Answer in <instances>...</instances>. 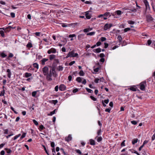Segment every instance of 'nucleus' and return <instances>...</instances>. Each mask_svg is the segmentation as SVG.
Segmentation results:
<instances>
[{
	"label": "nucleus",
	"mask_w": 155,
	"mask_h": 155,
	"mask_svg": "<svg viewBox=\"0 0 155 155\" xmlns=\"http://www.w3.org/2000/svg\"><path fill=\"white\" fill-rule=\"evenodd\" d=\"M131 122L132 124L134 125H136L137 123V122L135 120L132 121Z\"/></svg>",
	"instance_id": "42"
},
{
	"label": "nucleus",
	"mask_w": 155,
	"mask_h": 155,
	"mask_svg": "<svg viewBox=\"0 0 155 155\" xmlns=\"http://www.w3.org/2000/svg\"><path fill=\"white\" fill-rule=\"evenodd\" d=\"M81 78H82L80 77H78L76 79V81L79 83H80L81 81Z\"/></svg>",
	"instance_id": "26"
},
{
	"label": "nucleus",
	"mask_w": 155,
	"mask_h": 155,
	"mask_svg": "<svg viewBox=\"0 0 155 155\" xmlns=\"http://www.w3.org/2000/svg\"><path fill=\"white\" fill-rule=\"evenodd\" d=\"M0 34L1 35L2 37H4L5 35L4 34V31L2 30H1L0 31Z\"/></svg>",
	"instance_id": "40"
},
{
	"label": "nucleus",
	"mask_w": 155,
	"mask_h": 155,
	"mask_svg": "<svg viewBox=\"0 0 155 155\" xmlns=\"http://www.w3.org/2000/svg\"><path fill=\"white\" fill-rule=\"evenodd\" d=\"M84 34H81L79 35L78 37V40H81L83 39L84 38Z\"/></svg>",
	"instance_id": "11"
},
{
	"label": "nucleus",
	"mask_w": 155,
	"mask_h": 155,
	"mask_svg": "<svg viewBox=\"0 0 155 155\" xmlns=\"http://www.w3.org/2000/svg\"><path fill=\"white\" fill-rule=\"evenodd\" d=\"M106 40V38L105 37H101V40L102 42L105 41Z\"/></svg>",
	"instance_id": "51"
},
{
	"label": "nucleus",
	"mask_w": 155,
	"mask_h": 155,
	"mask_svg": "<svg viewBox=\"0 0 155 155\" xmlns=\"http://www.w3.org/2000/svg\"><path fill=\"white\" fill-rule=\"evenodd\" d=\"M42 146L44 148V150L45 151L46 153L48 155H49V153L48 152V151H47V150L45 147L44 145H42Z\"/></svg>",
	"instance_id": "30"
},
{
	"label": "nucleus",
	"mask_w": 155,
	"mask_h": 155,
	"mask_svg": "<svg viewBox=\"0 0 155 155\" xmlns=\"http://www.w3.org/2000/svg\"><path fill=\"white\" fill-rule=\"evenodd\" d=\"M7 152L8 153H10L12 152V150L10 149H6Z\"/></svg>",
	"instance_id": "53"
},
{
	"label": "nucleus",
	"mask_w": 155,
	"mask_h": 155,
	"mask_svg": "<svg viewBox=\"0 0 155 155\" xmlns=\"http://www.w3.org/2000/svg\"><path fill=\"white\" fill-rule=\"evenodd\" d=\"M55 110H56V109L52 111L49 114H48V115H49V116H52L53 114H55Z\"/></svg>",
	"instance_id": "32"
},
{
	"label": "nucleus",
	"mask_w": 155,
	"mask_h": 155,
	"mask_svg": "<svg viewBox=\"0 0 155 155\" xmlns=\"http://www.w3.org/2000/svg\"><path fill=\"white\" fill-rule=\"evenodd\" d=\"M66 86L63 84H61L59 87V90L61 91H64L66 89Z\"/></svg>",
	"instance_id": "7"
},
{
	"label": "nucleus",
	"mask_w": 155,
	"mask_h": 155,
	"mask_svg": "<svg viewBox=\"0 0 155 155\" xmlns=\"http://www.w3.org/2000/svg\"><path fill=\"white\" fill-rule=\"evenodd\" d=\"M56 51V49L53 48H52L51 49H50V50L48 51V54H50L51 53H55Z\"/></svg>",
	"instance_id": "9"
},
{
	"label": "nucleus",
	"mask_w": 155,
	"mask_h": 155,
	"mask_svg": "<svg viewBox=\"0 0 155 155\" xmlns=\"http://www.w3.org/2000/svg\"><path fill=\"white\" fill-rule=\"evenodd\" d=\"M11 15L12 18H14L15 17V14L14 13L12 12L11 13Z\"/></svg>",
	"instance_id": "59"
},
{
	"label": "nucleus",
	"mask_w": 155,
	"mask_h": 155,
	"mask_svg": "<svg viewBox=\"0 0 155 155\" xmlns=\"http://www.w3.org/2000/svg\"><path fill=\"white\" fill-rule=\"evenodd\" d=\"M86 89L87 90V91L89 93H92L93 92V91L90 89H89L87 88H86Z\"/></svg>",
	"instance_id": "31"
},
{
	"label": "nucleus",
	"mask_w": 155,
	"mask_h": 155,
	"mask_svg": "<svg viewBox=\"0 0 155 155\" xmlns=\"http://www.w3.org/2000/svg\"><path fill=\"white\" fill-rule=\"evenodd\" d=\"M46 75H47L46 78L48 81H52V79L51 78V77L53 76L54 77H56L57 76L55 69L53 68H51L49 71V74Z\"/></svg>",
	"instance_id": "1"
},
{
	"label": "nucleus",
	"mask_w": 155,
	"mask_h": 155,
	"mask_svg": "<svg viewBox=\"0 0 155 155\" xmlns=\"http://www.w3.org/2000/svg\"><path fill=\"white\" fill-rule=\"evenodd\" d=\"M90 98H91V99L93 101H96V98L95 97H94L93 96H90Z\"/></svg>",
	"instance_id": "52"
},
{
	"label": "nucleus",
	"mask_w": 155,
	"mask_h": 155,
	"mask_svg": "<svg viewBox=\"0 0 155 155\" xmlns=\"http://www.w3.org/2000/svg\"><path fill=\"white\" fill-rule=\"evenodd\" d=\"M48 60V59L47 58H43L41 60V63L42 65H44L45 64V62Z\"/></svg>",
	"instance_id": "14"
},
{
	"label": "nucleus",
	"mask_w": 155,
	"mask_h": 155,
	"mask_svg": "<svg viewBox=\"0 0 155 155\" xmlns=\"http://www.w3.org/2000/svg\"><path fill=\"white\" fill-rule=\"evenodd\" d=\"M12 28L11 26H9L5 28H2V29L4 30L5 32H9L12 28Z\"/></svg>",
	"instance_id": "8"
},
{
	"label": "nucleus",
	"mask_w": 155,
	"mask_h": 155,
	"mask_svg": "<svg viewBox=\"0 0 155 155\" xmlns=\"http://www.w3.org/2000/svg\"><path fill=\"white\" fill-rule=\"evenodd\" d=\"M95 33V32H92L87 34V35H94Z\"/></svg>",
	"instance_id": "35"
},
{
	"label": "nucleus",
	"mask_w": 155,
	"mask_h": 155,
	"mask_svg": "<svg viewBox=\"0 0 155 155\" xmlns=\"http://www.w3.org/2000/svg\"><path fill=\"white\" fill-rule=\"evenodd\" d=\"M138 139L137 138H135L133 139L132 141L133 144H134L135 143H136L138 141Z\"/></svg>",
	"instance_id": "17"
},
{
	"label": "nucleus",
	"mask_w": 155,
	"mask_h": 155,
	"mask_svg": "<svg viewBox=\"0 0 155 155\" xmlns=\"http://www.w3.org/2000/svg\"><path fill=\"white\" fill-rule=\"evenodd\" d=\"M101 128H100V129L97 131V135L100 136V135H101Z\"/></svg>",
	"instance_id": "37"
},
{
	"label": "nucleus",
	"mask_w": 155,
	"mask_h": 155,
	"mask_svg": "<svg viewBox=\"0 0 155 155\" xmlns=\"http://www.w3.org/2000/svg\"><path fill=\"white\" fill-rule=\"evenodd\" d=\"M85 16L87 19H90L91 18V15L89 14L88 12H86Z\"/></svg>",
	"instance_id": "12"
},
{
	"label": "nucleus",
	"mask_w": 155,
	"mask_h": 155,
	"mask_svg": "<svg viewBox=\"0 0 155 155\" xmlns=\"http://www.w3.org/2000/svg\"><path fill=\"white\" fill-rule=\"evenodd\" d=\"M91 30L92 28H85L84 30L83 31L84 32H87L90 31H91Z\"/></svg>",
	"instance_id": "22"
},
{
	"label": "nucleus",
	"mask_w": 155,
	"mask_h": 155,
	"mask_svg": "<svg viewBox=\"0 0 155 155\" xmlns=\"http://www.w3.org/2000/svg\"><path fill=\"white\" fill-rule=\"evenodd\" d=\"M54 145H55V144H54V142H52L51 143V146L52 147H54Z\"/></svg>",
	"instance_id": "54"
},
{
	"label": "nucleus",
	"mask_w": 155,
	"mask_h": 155,
	"mask_svg": "<svg viewBox=\"0 0 155 155\" xmlns=\"http://www.w3.org/2000/svg\"><path fill=\"white\" fill-rule=\"evenodd\" d=\"M63 69V67L61 66H59L58 67V70L60 71H62Z\"/></svg>",
	"instance_id": "49"
},
{
	"label": "nucleus",
	"mask_w": 155,
	"mask_h": 155,
	"mask_svg": "<svg viewBox=\"0 0 155 155\" xmlns=\"http://www.w3.org/2000/svg\"><path fill=\"white\" fill-rule=\"evenodd\" d=\"M75 151L77 153H78V154H82V153L81 152V150H78V149H76L75 150Z\"/></svg>",
	"instance_id": "33"
},
{
	"label": "nucleus",
	"mask_w": 155,
	"mask_h": 155,
	"mask_svg": "<svg viewBox=\"0 0 155 155\" xmlns=\"http://www.w3.org/2000/svg\"><path fill=\"white\" fill-rule=\"evenodd\" d=\"M99 80L100 82H104V79L103 77L101 78L100 79H99Z\"/></svg>",
	"instance_id": "60"
},
{
	"label": "nucleus",
	"mask_w": 155,
	"mask_h": 155,
	"mask_svg": "<svg viewBox=\"0 0 155 155\" xmlns=\"http://www.w3.org/2000/svg\"><path fill=\"white\" fill-rule=\"evenodd\" d=\"M7 72L8 73V77L10 78H11V72L10 71V70L9 69H8L7 70Z\"/></svg>",
	"instance_id": "15"
},
{
	"label": "nucleus",
	"mask_w": 155,
	"mask_h": 155,
	"mask_svg": "<svg viewBox=\"0 0 155 155\" xmlns=\"http://www.w3.org/2000/svg\"><path fill=\"white\" fill-rule=\"evenodd\" d=\"M100 57L102 58L105 56L104 54L103 53H101L100 54Z\"/></svg>",
	"instance_id": "61"
},
{
	"label": "nucleus",
	"mask_w": 155,
	"mask_h": 155,
	"mask_svg": "<svg viewBox=\"0 0 155 155\" xmlns=\"http://www.w3.org/2000/svg\"><path fill=\"white\" fill-rule=\"evenodd\" d=\"M1 55L2 58H5L7 56V55L4 53H1Z\"/></svg>",
	"instance_id": "43"
},
{
	"label": "nucleus",
	"mask_w": 155,
	"mask_h": 155,
	"mask_svg": "<svg viewBox=\"0 0 155 155\" xmlns=\"http://www.w3.org/2000/svg\"><path fill=\"white\" fill-rule=\"evenodd\" d=\"M111 110V108H106L105 109V111L106 112H107L109 113H110V111Z\"/></svg>",
	"instance_id": "46"
},
{
	"label": "nucleus",
	"mask_w": 155,
	"mask_h": 155,
	"mask_svg": "<svg viewBox=\"0 0 155 155\" xmlns=\"http://www.w3.org/2000/svg\"><path fill=\"white\" fill-rule=\"evenodd\" d=\"M109 102V100L108 99H107V100H105L104 101V103H106V104H108V103Z\"/></svg>",
	"instance_id": "62"
},
{
	"label": "nucleus",
	"mask_w": 155,
	"mask_h": 155,
	"mask_svg": "<svg viewBox=\"0 0 155 155\" xmlns=\"http://www.w3.org/2000/svg\"><path fill=\"white\" fill-rule=\"evenodd\" d=\"M143 2L146 7V10H150V8L149 3L147 1V0H144Z\"/></svg>",
	"instance_id": "5"
},
{
	"label": "nucleus",
	"mask_w": 155,
	"mask_h": 155,
	"mask_svg": "<svg viewBox=\"0 0 155 155\" xmlns=\"http://www.w3.org/2000/svg\"><path fill=\"white\" fill-rule=\"evenodd\" d=\"M130 89L133 91H136V87L134 86L131 87H130Z\"/></svg>",
	"instance_id": "20"
},
{
	"label": "nucleus",
	"mask_w": 155,
	"mask_h": 155,
	"mask_svg": "<svg viewBox=\"0 0 155 155\" xmlns=\"http://www.w3.org/2000/svg\"><path fill=\"white\" fill-rule=\"evenodd\" d=\"M102 140V137H100L97 138V140L98 142H100Z\"/></svg>",
	"instance_id": "44"
},
{
	"label": "nucleus",
	"mask_w": 155,
	"mask_h": 155,
	"mask_svg": "<svg viewBox=\"0 0 155 155\" xmlns=\"http://www.w3.org/2000/svg\"><path fill=\"white\" fill-rule=\"evenodd\" d=\"M42 72L43 74L45 75L48 74L49 73L48 68L47 66H45L42 69Z\"/></svg>",
	"instance_id": "3"
},
{
	"label": "nucleus",
	"mask_w": 155,
	"mask_h": 155,
	"mask_svg": "<svg viewBox=\"0 0 155 155\" xmlns=\"http://www.w3.org/2000/svg\"><path fill=\"white\" fill-rule=\"evenodd\" d=\"M90 144L92 145H94L95 144V141L92 140V139H91L90 140Z\"/></svg>",
	"instance_id": "21"
},
{
	"label": "nucleus",
	"mask_w": 155,
	"mask_h": 155,
	"mask_svg": "<svg viewBox=\"0 0 155 155\" xmlns=\"http://www.w3.org/2000/svg\"><path fill=\"white\" fill-rule=\"evenodd\" d=\"M76 36L75 34L70 35L69 36V38H73Z\"/></svg>",
	"instance_id": "57"
},
{
	"label": "nucleus",
	"mask_w": 155,
	"mask_h": 155,
	"mask_svg": "<svg viewBox=\"0 0 155 155\" xmlns=\"http://www.w3.org/2000/svg\"><path fill=\"white\" fill-rule=\"evenodd\" d=\"M72 78V77L71 75H70L68 76V80H69V81H71Z\"/></svg>",
	"instance_id": "63"
},
{
	"label": "nucleus",
	"mask_w": 155,
	"mask_h": 155,
	"mask_svg": "<svg viewBox=\"0 0 155 155\" xmlns=\"http://www.w3.org/2000/svg\"><path fill=\"white\" fill-rule=\"evenodd\" d=\"M26 133H23V134H22V135L21 136L20 139H23V138H24L26 136Z\"/></svg>",
	"instance_id": "38"
},
{
	"label": "nucleus",
	"mask_w": 155,
	"mask_h": 155,
	"mask_svg": "<svg viewBox=\"0 0 155 155\" xmlns=\"http://www.w3.org/2000/svg\"><path fill=\"white\" fill-rule=\"evenodd\" d=\"M147 21L148 22L152 21L153 20L152 17L150 15H148L147 16Z\"/></svg>",
	"instance_id": "13"
},
{
	"label": "nucleus",
	"mask_w": 155,
	"mask_h": 155,
	"mask_svg": "<svg viewBox=\"0 0 155 155\" xmlns=\"http://www.w3.org/2000/svg\"><path fill=\"white\" fill-rule=\"evenodd\" d=\"M33 66L34 68H36L37 69L38 68V65L37 63H34L33 64Z\"/></svg>",
	"instance_id": "25"
},
{
	"label": "nucleus",
	"mask_w": 155,
	"mask_h": 155,
	"mask_svg": "<svg viewBox=\"0 0 155 155\" xmlns=\"http://www.w3.org/2000/svg\"><path fill=\"white\" fill-rule=\"evenodd\" d=\"M112 26V25L111 24H106L104 26V30H106L110 28Z\"/></svg>",
	"instance_id": "6"
},
{
	"label": "nucleus",
	"mask_w": 155,
	"mask_h": 155,
	"mask_svg": "<svg viewBox=\"0 0 155 155\" xmlns=\"http://www.w3.org/2000/svg\"><path fill=\"white\" fill-rule=\"evenodd\" d=\"M5 94V90L3 89V90L0 93V96H3Z\"/></svg>",
	"instance_id": "29"
},
{
	"label": "nucleus",
	"mask_w": 155,
	"mask_h": 155,
	"mask_svg": "<svg viewBox=\"0 0 155 155\" xmlns=\"http://www.w3.org/2000/svg\"><path fill=\"white\" fill-rule=\"evenodd\" d=\"M49 59L51 60H52L53 59H54L55 57V55L54 54H51L49 56Z\"/></svg>",
	"instance_id": "24"
},
{
	"label": "nucleus",
	"mask_w": 155,
	"mask_h": 155,
	"mask_svg": "<svg viewBox=\"0 0 155 155\" xmlns=\"http://www.w3.org/2000/svg\"><path fill=\"white\" fill-rule=\"evenodd\" d=\"M68 54H69V56H70V57H77L78 55V53H76L74 54V51H71L69 52Z\"/></svg>",
	"instance_id": "4"
},
{
	"label": "nucleus",
	"mask_w": 155,
	"mask_h": 155,
	"mask_svg": "<svg viewBox=\"0 0 155 155\" xmlns=\"http://www.w3.org/2000/svg\"><path fill=\"white\" fill-rule=\"evenodd\" d=\"M125 140H124L121 143V147L124 146H125Z\"/></svg>",
	"instance_id": "55"
},
{
	"label": "nucleus",
	"mask_w": 155,
	"mask_h": 155,
	"mask_svg": "<svg viewBox=\"0 0 155 155\" xmlns=\"http://www.w3.org/2000/svg\"><path fill=\"white\" fill-rule=\"evenodd\" d=\"M155 139V134H154L152 137V140L153 141Z\"/></svg>",
	"instance_id": "64"
},
{
	"label": "nucleus",
	"mask_w": 155,
	"mask_h": 155,
	"mask_svg": "<svg viewBox=\"0 0 155 155\" xmlns=\"http://www.w3.org/2000/svg\"><path fill=\"white\" fill-rule=\"evenodd\" d=\"M37 92L36 91H34L32 93V95L33 97H35L36 95Z\"/></svg>",
	"instance_id": "45"
},
{
	"label": "nucleus",
	"mask_w": 155,
	"mask_h": 155,
	"mask_svg": "<svg viewBox=\"0 0 155 155\" xmlns=\"http://www.w3.org/2000/svg\"><path fill=\"white\" fill-rule=\"evenodd\" d=\"M128 24L130 25L134 24L135 23V22L134 21L131 20L128 21Z\"/></svg>",
	"instance_id": "39"
},
{
	"label": "nucleus",
	"mask_w": 155,
	"mask_h": 155,
	"mask_svg": "<svg viewBox=\"0 0 155 155\" xmlns=\"http://www.w3.org/2000/svg\"><path fill=\"white\" fill-rule=\"evenodd\" d=\"M75 63V61H73L71 62H70L69 64V66H71L73 64H74Z\"/></svg>",
	"instance_id": "50"
},
{
	"label": "nucleus",
	"mask_w": 155,
	"mask_h": 155,
	"mask_svg": "<svg viewBox=\"0 0 155 155\" xmlns=\"http://www.w3.org/2000/svg\"><path fill=\"white\" fill-rule=\"evenodd\" d=\"M21 135V134H18V135H16L15 136L14 138V140H15L16 139L20 137Z\"/></svg>",
	"instance_id": "36"
},
{
	"label": "nucleus",
	"mask_w": 155,
	"mask_h": 155,
	"mask_svg": "<svg viewBox=\"0 0 155 155\" xmlns=\"http://www.w3.org/2000/svg\"><path fill=\"white\" fill-rule=\"evenodd\" d=\"M52 101V103L54 105H55L58 102L57 100H53Z\"/></svg>",
	"instance_id": "48"
},
{
	"label": "nucleus",
	"mask_w": 155,
	"mask_h": 155,
	"mask_svg": "<svg viewBox=\"0 0 155 155\" xmlns=\"http://www.w3.org/2000/svg\"><path fill=\"white\" fill-rule=\"evenodd\" d=\"M101 49L100 48H98L96 49L93 50V51L94 52L97 53H99L101 52Z\"/></svg>",
	"instance_id": "16"
},
{
	"label": "nucleus",
	"mask_w": 155,
	"mask_h": 155,
	"mask_svg": "<svg viewBox=\"0 0 155 155\" xmlns=\"http://www.w3.org/2000/svg\"><path fill=\"white\" fill-rule=\"evenodd\" d=\"M115 14H117V15H119L121 14L122 12L120 10H117L115 12Z\"/></svg>",
	"instance_id": "23"
},
{
	"label": "nucleus",
	"mask_w": 155,
	"mask_h": 155,
	"mask_svg": "<svg viewBox=\"0 0 155 155\" xmlns=\"http://www.w3.org/2000/svg\"><path fill=\"white\" fill-rule=\"evenodd\" d=\"M8 130L7 129L4 130V134H8Z\"/></svg>",
	"instance_id": "56"
},
{
	"label": "nucleus",
	"mask_w": 155,
	"mask_h": 155,
	"mask_svg": "<svg viewBox=\"0 0 155 155\" xmlns=\"http://www.w3.org/2000/svg\"><path fill=\"white\" fill-rule=\"evenodd\" d=\"M99 81H100L99 79L98 78H96L94 79V81L95 83H97Z\"/></svg>",
	"instance_id": "47"
},
{
	"label": "nucleus",
	"mask_w": 155,
	"mask_h": 155,
	"mask_svg": "<svg viewBox=\"0 0 155 155\" xmlns=\"http://www.w3.org/2000/svg\"><path fill=\"white\" fill-rule=\"evenodd\" d=\"M79 75L81 76H84V73L82 70H81L79 72Z\"/></svg>",
	"instance_id": "28"
},
{
	"label": "nucleus",
	"mask_w": 155,
	"mask_h": 155,
	"mask_svg": "<svg viewBox=\"0 0 155 155\" xmlns=\"http://www.w3.org/2000/svg\"><path fill=\"white\" fill-rule=\"evenodd\" d=\"M27 47L28 48H30L32 47V45L31 43L30 42H29L28 43V44L27 45Z\"/></svg>",
	"instance_id": "34"
},
{
	"label": "nucleus",
	"mask_w": 155,
	"mask_h": 155,
	"mask_svg": "<svg viewBox=\"0 0 155 155\" xmlns=\"http://www.w3.org/2000/svg\"><path fill=\"white\" fill-rule=\"evenodd\" d=\"M101 42L100 41H98L96 45L97 46H100L101 45Z\"/></svg>",
	"instance_id": "58"
},
{
	"label": "nucleus",
	"mask_w": 155,
	"mask_h": 155,
	"mask_svg": "<svg viewBox=\"0 0 155 155\" xmlns=\"http://www.w3.org/2000/svg\"><path fill=\"white\" fill-rule=\"evenodd\" d=\"M31 74L30 73H26L25 74V78H28V77H30L31 76Z\"/></svg>",
	"instance_id": "18"
},
{
	"label": "nucleus",
	"mask_w": 155,
	"mask_h": 155,
	"mask_svg": "<svg viewBox=\"0 0 155 155\" xmlns=\"http://www.w3.org/2000/svg\"><path fill=\"white\" fill-rule=\"evenodd\" d=\"M33 123H34V124L36 126H37L38 125V122L36 120H33Z\"/></svg>",
	"instance_id": "41"
},
{
	"label": "nucleus",
	"mask_w": 155,
	"mask_h": 155,
	"mask_svg": "<svg viewBox=\"0 0 155 155\" xmlns=\"http://www.w3.org/2000/svg\"><path fill=\"white\" fill-rule=\"evenodd\" d=\"M137 11V10L135 9H128L127 12L131 13L132 12H135Z\"/></svg>",
	"instance_id": "19"
},
{
	"label": "nucleus",
	"mask_w": 155,
	"mask_h": 155,
	"mask_svg": "<svg viewBox=\"0 0 155 155\" xmlns=\"http://www.w3.org/2000/svg\"><path fill=\"white\" fill-rule=\"evenodd\" d=\"M108 16H110V13L109 12H106L104 14V16L105 17H107Z\"/></svg>",
	"instance_id": "27"
},
{
	"label": "nucleus",
	"mask_w": 155,
	"mask_h": 155,
	"mask_svg": "<svg viewBox=\"0 0 155 155\" xmlns=\"http://www.w3.org/2000/svg\"><path fill=\"white\" fill-rule=\"evenodd\" d=\"M72 137L71 134H69L68 137L65 138V140L67 142H69L71 140Z\"/></svg>",
	"instance_id": "10"
},
{
	"label": "nucleus",
	"mask_w": 155,
	"mask_h": 155,
	"mask_svg": "<svg viewBox=\"0 0 155 155\" xmlns=\"http://www.w3.org/2000/svg\"><path fill=\"white\" fill-rule=\"evenodd\" d=\"M140 89L142 91L145 90V86L146 85V82L145 81L142 82L140 84Z\"/></svg>",
	"instance_id": "2"
}]
</instances>
